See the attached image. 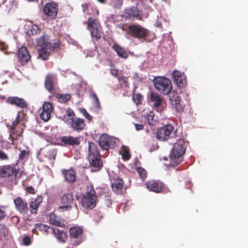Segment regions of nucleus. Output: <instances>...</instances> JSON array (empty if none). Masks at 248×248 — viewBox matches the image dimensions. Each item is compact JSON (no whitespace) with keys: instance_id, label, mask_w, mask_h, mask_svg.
<instances>
[{"instance_id":"1","label":"nucleus","mask_w":248,"mask_h":248,"mask_svg":"<svg viewBox=\"0 0 248 248\" xmlns=\"http://www.w3.org/2000/svg\"><path fill=\"white\" fill-rule=\"evenodd\" d=\"M128 28L132 36L137 38L142 42H150L155 38L154 34H150L149 31L140 25L130 24Z\"/></svg>"},{"instance_id":"2","label":"nucleus","mask_w":248,"mask_h":248,"mask_svg":"<svg viewBox=\"0 0 248 248\" xmlns=\"http://www.w3.org/2000/svg\"><path fill=\"white\" fill-rule=\"evenodd\" d=\"M97 197L93 185H88L81 200V204L86 209L92 210L96 205Z\"/></svg>"},{"instance_id":"3","label":"nucleus","mask_w":248,"mask_h":248,"mask_svg":"<svg viewBox=\"0 0 248 248\" xmlns=\"http://www.w3.org/2000/svg\"><path fill=\"white\" fill-rule=\"evenodd\" d=\"M25 127V121L21 118L18 113L15 120L12 122L11 127L10 138L12 141V144L15 145L14 140L22 136Z\"/></svg>"},{"instance_id":"4","label":"nucleus","mask_w":248,"mask_h":248,"mask_svg":"<svg viewBox=\"0 0 248 248\" xmlns=\"http://www.w3.org/2000/svg\"><path fill=\"white\" fill-rule=\"evenodd\" d=\"M88 145L89 155L88 157L90 165L95 168H101L103 163L101 160V156L97 145L92 142H89Z\"/></svg>"},{"instance_id":"5","label":"nucleus","mask_w":248,"mask_h":248,"mask_svg":"<svg viewBox=\"0 0 248 248\" xmlns=\"http://www.w3.org/2000/svg\"><path fill=\"white\" fill-rule=\"evenodd\" d=\"M186 146L185 140L183 139H179L174 144L172 152L171 164L173 166L178 165L181 162V157L185 154Z\"/></svg>"},{"instance_id":"6","label":"nucleus","mask_w":248,"mask_h":248,"mask_svg":"<svg viewBox=\"0 0 248 248\" xmlns=\"http://www.w3.org/2000/svg\"><path fill=\"white\" fill-rule=\"evenodd\" d=\"M155 89L160 93L167 95L170 93L172 85L170 80L166 78L158 77L153 80Z\"/></svg>"},{"instance_id":"7","label":"nucleus","mask_w":248,"mask_h":248,"mask_svg":"<svg viewBox=\"0 0 248 248\" xmlns=\"http://www.w3.org/2000/svg\"><path fill=\"white\" fill-rule=\"evenodd\" d=\"M22 175L18 167L15 165H7L0 166V176L1 177L19 178Z\"/></svg>"},{"instance_id":"8","label":"nucleus","mask_w":248,"mask_h":248,"mask_svg":"<svg viewBox=\"0 0 248 248\" xmlns=\"http://www.w3.org/2000/svg\"><path fill=\"white\" fill-rule=\"evenodd\" d=\"M74 203L73 195L68 193L63 195L60 200V206L58 208V211L61 212L70 211Z\"/></svg>"},{"instance_id":"9","label":"nucleus","mask_w":248,"mask_h":248,"mask_svg":"<svg viewBox=\"0 0 248 248\" xmlns=\"http://www.w3.org/2000/svg\"><path fill=\"white\" fill-rule=\"evenodd\" d=\"M173 131L171 124H166L158 129L156 133L157 139L161 141H165L170 138V134Z\"/></svg>"},{"instance_id":"10","label":"nucleus","mask_w":248,"mask_h":248,"mask_svg":"<svg viewBox=\"0 0 248 248\" xmlns=\"http://www.w3.org/2000/svg\"><path fill=\"white\" fill-rule=\"evenodd\" d=\"M116 142L114 139L107 134H102L99 139V144L103 150L113 148Z\"/></svg>"},{"instance_id":"11","label":"nucleus","mask_w":248,"mask_h":248,"mask_svg":"<svg viewBox=\"0 0 248 248\" xmlns=\"http://www.w3.org/2000/svg\"><path fill=\"white\" fill-rule=\"evenodd\" d=\"M43 10L46 15L52 19H54L58 14V5L54 2H47L45 5Z\"/></svg>"},{"instance_id":"12","label":"nucleus","mask_w":248,"mask_h":248,"mask_svg":"<svg viewBox=\"0 0 248 248\" xmlns=\"http://www.w3.org/2000/svg\"><path fill=\"white\" fill-rule=\"evenodd\" d=\"M170 103L174 107L178 112H182L184 110V106L181 103V98L178 93L173 91L170 96Z\"/></svg>"},{"instance_id":"13","label":"nucleus","mask_w":248,"mask_h":248,"mask_svg":"<svg viewBox=\"0 0 248 248\" xmlns=\"http://www.w3.org/2000/svg\"><path fill=\"white\" fill-rule=\"evenodd\" d=\"M53 109V106L50 102H45L42 107V111L40 114L41 118L45 122L48 121L51 118Z\"/></svg>"},{"instance_id":"14","label":"nucleus","mask_w":248,"mask_h":248,"mask_svg":"<svg viewBox=\"0 0 248 248\" xmlns=\"http://www.w3.org/2000/svg\"><path fill=\"white\" fill-rule=\"evenodd\" d=\"M70 237L71 239H76L75 244H79L82 241V229L78 227H73L69 229Z\"/></svg>"},{"instance_id":"15","label":"nucleus","mask_w":248,"mask_h":248,"mask_svg":"<svg viewBox=\"0 0 248 248\" xmlns=\"http://www.w3.org/2000/svg\"><path fill=\"white\" fill-rule=\"evenodd\" d=\"M147 189L155 193L161 192L164 188V184L160 181L151 180L146 183Z\"/></svg>"},{"instance_id":"16","label":"nucleus","mask_w":248,"mask_h":248,"mask_svg":"<svg viewBox=\"0 0 248 248\" xmlns=\"http://www.w3.org/2000/svg\"><path fill=\"white\" fill-rule=\"evenodd\" d=\"M61 141L65 146H78L80 143L79 137L72 136H64L60 137Z\"/></svg>"},{"instance_id":"17","label":"nucleus","mask_w":248,"mask_h":248,"mask_svg":"<svg viewBox=\"0 0 248 248\" xmlns=\"http://www.w3.org/2000/svg\"><path fill=\"white\" fill-rule=\"evenodd\" d=\"M17 55L19 62L22 65L26 64L31 60V56L27 49V47H19Z\"/></svg>"},{"instance_id":"18","label":"nucleus","mask_w":248,"mask_h":248,"mask_svg":"<svg viewBox=\"0 0 248 248\" xmlns=\"http://www.w3.org/2000/svg\"><path fill=\"white\" fill-rule=\"evenodd\" d=\"M16 209L23 215L27 214L29 207L27 202L24 201L20 197L16 198L14 201Z\"/></svg>"},{"instance_id":"19","label":"nucleus","mask_w":248,"mask_h":248,"mask_svg":"<svg viewBox=\"0 0 248 248\" xmlns=\"http://www.w3.org/2000/svg\"><path fill=\"white\" fill-rule=\"evenodd\" d=\"M57 81L56 76L52 74H47L45 80V87L47 91L51 92Z\"/></svg>"},{"instance_id":"20","label":"nucleus","mask_w":248,"mask_h":248,"mask_svg":"<svg viewBox=\"0 0 248 248\" xmlns=\"http://www.w3.org/2000/svg\"><path fill=\"white\" fill-rule=\"evenodd\" d=\"M7 102L21 108H27L28 107V103L23 99L16 96L8 97Z\"/></svg>"},{"instance_id":"21","label":"nucleus","mask_w":248,"mask_h":248,"mask_svg":"<svg viewBox=\"0 0 248 248\" xmlns=\"http://www.w3.org/2000/svg\"><path fill=\"white\" fill-rule=\"evenodd\" d=\"M69 125L74 131H76L83 130L85 126L84 120L82 118L76 117Z\"/></svg>"},{"instance_id":"22","label":"nucleus","mask_w":248,"mask_h":248,"mask_svg":"<svg viewBox=\"0 0 248 248\" xmlns=\"http://www.w3.org/2000/svg\"><path fill=\"white\" fill-rule=\"evenodd\" d=\"M139 16V11L137 7L128 8L124 10L123 16L126 19H130L137 18Z\"/></svg>"},{"instance_id":"23","label":"nucleus","mask_w":248,"mask_h":248,"mask_svg":"<svg viewBox=\"0 0 248 248\" xmlns=\"http://www.w3.org/2000/svg\"><path fill=\"white\" fill-rule=\"evenodd\" d=\"M49 222L50 224L60 227H65L64 220L51 213L49 216Z\"/></svg>"},{"instance_id":"24","label":"nucleus","mask_w":248,"mask_h":248,"mask_svg":"<svg viewBox=\"0 0 248 248\" xmlns=\"http://www.w3.org/2000/svg\"><path fill=\"white\" fill-rule=\"evenodd\" d=\"M43 201V198L41 196H38L34 199L33 201L30 202L29 209L31 214H36L38 207L40 203Z\"/></svg>"},{"instance_id":"25","label":"nucleus","mask_w":248,"mask_h":248,"mask_svg":"<svg viewBox=\"0 0 248 248\" xmlns=\"http://www.w3.org/2000/svg\"><path fill=\"white\" fill-rule=\"evenodd\" d=\"M62 173L64 176L65 180L69 183H73L76 181L77 177L76 173L73 169L63 170Z\"/></svg>"},{"instance_id":"26","label":"nucleus","mask_w":248,"mask_h":248,"mask_svg":"<svg viewBox=\"0 0 248 248\" xmlns=\"http://www.w3.org/2000/svg\"><path fill=\"white\" fill-rule=\"evenodd\" d=\"M41 154L49 159L54 160L56 156L57 151L55 149L46 146L42 150Z\"/></svg>"},{"instance_id":"27","label":"nucleus","mask_w":248,"mask_h":248,"mask_svg":"<svg viewBox=\"0 0 248 248\" xmlns=\"http://www.w3.org/2000/svg\"><path fill=\"white\" fill-rule=\"evenodd\" d=\"M123 186L124 182L119 178L115 179L111 184V187L113 190L117 194H122Z\"/></svg>"},{"instance_id":"28","label":"nucleus","mask_w":248,"mask_h":248,"mask_svg":"<svg viewBox=\"0 0 248 248\" xmlns=\"http://www.w3.org/2000/svg\"><path fill=\"white\" fill-rule=\"evenodd\" d=\"M75 114L73 110L69 108L66 109L65 114L62 116V120L66 124L69 125L75 118Z\"/></svg>"},{"instance_id":"29","label":"nucleus","mask_w":248,"mask_h":248,"mask_svg":"<svg viewBox=\"0 0 248 248\" xmlns=\"http://www.w3.org/2000/svg\"><path fill=\"white\" fill-rule=\"evenodd\" d=\"M51 229L55 237L60 242L64 243L66 241L67 235L65 232L57 228H52Z\"/></svg>"},{"instance_id":"30","label":"nucleus","mask_w":248,"mask_h":248,"mask_svg":"<svg viewBox=\"0 0 248 248\" xmlns=\"http://www.w3.org/2000/svg\"><path fill=\"white\" fill-rule=\"evenodd\" d=\"M118 55L122 58L126 59L129 55L134 56V52L128 51L124 47H113Z\"/></svg>"},{"instance_id":"31","label":"nucleus","mask_w":248,"mask_h":248,"mask_svg":"<svg viewBox=\"0 0 248 248\" xmlns=\"http://www.w3.org/2000/svg\"><path fill=\"white\" fill-rule=\"evenodd\" d=\"M37 46H51V44L49 41V37L46 34H44L36 40Z\"/></svg>"},{"instance_id":"32","label":"nucleus","mask_w":248,"mask_h":248,"mask_svg":"<svg viewBox=\"0 0 248 248\" xmlns=\"http://www.w3.org/2000/svg\"><path fill=\"white\" fill-rule=\"evenodd\" d=\"M53 49L56 47H41L38 49V57L43 60H46L50 54V51L52 50L51 48Z\"/></svg>"},{"instance_id":"33","label":"nucleus","mask_w":248,"mask_h":248,"mask_svg":"<svg viewBox=\"0 0 248 248\" xmlns=\"http://www.w3.org/2000/svg\"><path fill=\"white\" fill-rule=\"evenodd\" d=\"M151 101L154 103V106L155 108H158L161 104L162 99L158 93L152 92L150 94Z\"/></svg>"},{"instance_id":"34","label":"nucleus","mask_w":248,"mask_h":248,"mask_svg":"<svg viewBox=\"0 0 248 248\" xmlns=\"http://www.w3.org/2000/svg\"><path fill=\"white\" fill-rule=\"evenodd\" d=\"M41 30L35 24L29 25L26 31V34L29 37H31L35 34L40 33Z\"/></svg>"},{"instance_id":"35","label":"nucleus","mask_w":248,"mask_h":248,"mask_svg":"<svg viewBox=\"0 0 248 248\" xmlns=\"http://www.w3.org/2000/svg\"><path fill=\"white\" fill-rule=\"evenodd\" d=\"M118 80L121 87L124 88H128L129 87L128 78L121 75L118 76Z\"/></svg>"},{"instance_id":"36","label":"nucleus","mask_w":248,"mask_h":248,"mask_svg":"<svg viewBox=\"0 0 248 248\" xmlns=\"http://www.w3.org/2000/svg\"><path fill=\"white\" fill-rule=\"evenodd\" d=\"M59 101L61 103H65L71 99V95L69 94H58L56 96Z\"/></svg>"},{"instance_id":"37","label":"nucleus","mask_w":248,"mask_h":248,"mask_svg":"<svg viewBox=\"0 0 248 248\" xmlns=\"http://www.w3.org/2000/svg\"><path fill=\"white\" fill-rule=\"evenodd\" d=\"M35 228L40 231L45 232L46 234L48 233V230L50 228L49 226L42 223L36 224Z\"/></svg>"},{"instance_id":"38","label":"nucleus","mask_w":248,"mask_h":248,"mask_svg":"<svg viewBox=\"0 0 248 248\" xmlns=\"http://www.w3.org/2000/svg\"><path fill=\"white\" fill-rule=\"evenodd\" d=\"M91 31V33L93 37L95 38L96 40H98L101 37V33L98 30L96 27L94 28H91L89 30Z\"/></svg>"},{"instance_id":"39","label":"nucleus","mask_w":248,"mask_h":248,"mask_svg":"<svg viewBox=\"0 0 248 248\" xmlns=\"http://www.w3.org/2000/svg\"><path fill=\"white\" fill-rule=\"evenodd\" d=\"M124 153L122 154V158L124 160H129L131 157V155L129 153V149L125 146H122Z\"/></svg>"},{"instance_id":"40","label":"nucleus","mask_w":248,"mask_h":248,"mask_svg":"<svg viewBox=\"0 0 248 248\" xmlns=\"http://www.w3.org/2000/svg\"><path fill=\"white\" fill-rule=\"evenodd\" d=\"M91 96L92 98L94 99V107L96 108L97 109H99L101 108V105L100 104V102L99 100V99L97 96V95L95 94V93H92L91 95Z\"/></svg>"},{"instance_id":"41","label":"nucleus","mask_w":248,"mask_h":248,"mask_svg":"<svg viewBox=\"0 0 248 248\" xmlns=\"http://www.w3.org/2000/svg\"><path fill=\"white\" fill-rule=\"evenodd\" d=\"M137 170L139 174V176H140V178L142 180H144L146 176H147V171L146 170L141 168V167H138L137 168Z\"/></svg>"},{"instance_id":"42","label":"nucleus","mask_w":248,"mask_h":248,"mask_svg":"<svg viewBox=\"0 0 248 248\" xmlns=\"http://www.w3.org/2000/svg\"><path fill=\"white\" fill-rule=\"evenodd\" d=\"M9 235V230L4 225H0V235L6 237Z\"/></svg>"},{"instance_id":"43","label":"nucleus","mask_w":248,"mask_h":248,"mask_svg":"<svg viewBox=\"0 0 248 248\" xmlns=\"http://www.w3.org/2000/svg\"><path fill=\"white\" fill-rule=\"evenodd\" d=\"M179 87H184L186 84V79L185 76L182 78H176L174 81Z\"/></svg>"},{"instance_id":"44","label":"nucleus","mask_w":248,"mask_h":248,"mask_svg":"<svg viewBox=\"0 0 248 248\" xmlns=\"http://www.w3.org/2000/svg\"><path fill=\"white\" fill-rule=\"evenodd\" d=\"M142 99V96L140 93H136L133 95L132 99L134 102L137 105L141 103Z\"/></svg>"},{"instance_id":"45","label":"nucleus","mask_w":248,"mask_h":248,"mask_svg":"<svg viewBox=\"0 0 248 248\" xmlns=\"http://www.w3.org/2000/svg\"><path fill=\"white\" fill-rule=\"evenodd\" d=\"M88 26L89 30H90L91 28H94L96 27L95 25V20L93 19L91 17H89L88 19Z\"/></svg>"},{"instance_id":"46","label":"nucleus","mask_w":248,"mask_h":248,"mask_svg":"<svg viewBox=\"0 0 248 248\" xmlns=\"http://www.w3.org/2000/svg\"><path fill=\"white\" fill-rule=\"evenodd\" d=\"M172 76L174 81H175L176 78H182V77L184 76L180 71L177 70L173 71Z\"/></svg>"},{"instance_id":"47","label":"nucleus","mask_w":248,"mask_h":248,"mask_svg":"<svg viewBox=\"0 0 248 248\" xmlns=\"http://www.w3.org/2000/svg\"><path fill=\"white\" fill-rule=\"evenodd\" d=\"M29 155V152L25 150H23L21 151L19 155V159L20 160H23L24 158Z\"/></svg>"},{"instance_id":"48","label":"nucleus","mask_w":248,"mask_h":248,"mask_svg":"<svg viewBox=\"0 0 248 248\" xmlns=\"http://www.w3.org/2000/svg\"><path fill=\"white\" fill-rule=\"evenodd\" d=\"M23 243L25 246H29L31 244V240L29 236H25L23 238Z\"/></svg>"},{"instance_id":"49","label":"nucleus","mask_w":248,"mask_h":248,"mask_svg":"<svg viewBox=\"0 0 248 248\" xmlns=\"http://www.w3.org/2000/svg\"><path fill=\"white\" fill-rule=\"evenodd\" d=\"M119 70L114 67H112L110 69V73L113 76L118 78V76H120L121 75L118 74Z\"/></svg>"},{"instance_id":"50","label":"nucleus","mask_w":248,"mask_h":248,"mask_svg":"<svg viewBox=\"0 0 248 248\" xmlns=\"http://www.w3.org/2000/svg\"><path fill=\"white\" fill-rule=\"evenodd\" d=\"M0 160H8V155L2 150L0 149Z\"/></svg>"},{"instance_id":"51","label":"nucleus","mask_w":248,"mask_h":248,"mask_svg":"<svg viewBox=\"0 0 248 248\" xmlns=\"http://www.w3.org/2000/svg\"><path fill=\"white\" fill-rule=\"evenodd\" d=\"M26 191L30 194H35V190L32 186H27L26 188Z\"/></svg>"},{"instance_id":"52","label":"nucleus","mask_w":248,"mask_h":248,"mask_svg":"<svg viewBox=\"0 0 248 248\" xmlns=\"http://www.w3.org/2000/svg\"><path fill=\"white\" fill-rule=\"evenodd\" d=\"M2 207H3V206L0 207V220L3 219L6 216L5 212L1 209Z\"/></svg>"},{"instance_id":"53","label":"nucleus","mask_w":248,"mask_h":248,"mask_svg":"<svg viewBox=\"0 0 248 248\" xmlns=\"http://www.w3.org/2000/svg\"><path fill=\"white\" fill-rule=\"evenodd\" d=\"M8 47H0V50L3 52L6 55H9L11 53H12L11 52H9L7 50Z\"/></svg>"},{"instance_id":"54","label":"nucleus","mask_w":248,"mask_h":248,"mask_svg":"<svg viewBox=\"0 0 248 248\" xmlns=\"http://www.w3.org/2000/svg\"><path fill=\"white\" fill-rule=\"evenodd\" d=\"M135 127L137 131L141 130L143 129L144 126L142 124H135Z\"/></svg>"},{"instance_id":"55","label":"nucleus","mask_w":248,"mask_h":248,"mask_svg":"<svg viewBox=\"0 0 248 248\" xmlns=\"http://www.w3.org/2000/svg\"><path fill=\"white\" fill-rule=\"evenodd\" d=\"M147 121H148V123H149V124H152L153 121V119H154L153 117L150 115H148L147 116Z\"/></svg>"},{"instance_id":"56","label":"nucleus","mask_w":248,"mask_h":248,"mask_svg":"<svg viewBox=\"0 0 248 248\" xmlns=\"http://www.w3.org/2000/svg\"><path fill=\"white\" fill-rule=\"evenodd\" d=\"M85 113H84L85 117L89 120H91L92 119V116L84 109Z\"/></svg>"},{"instance_id":"57","label":"nucleus","mask_w":248,"mask_h":248,"mask_svg":"<svg viewBox=\"0 0 248 248\" xmlns=\"http://www.w3.org/2000/svg\"><path fill=\"white\" fill-rule=\"evenodd\" d=\"M110 196L109 195H106L105 196V200L107 201V203L109 205L111 204V200L110 199Z\"/></svg>"},{"instance_id":"58","label":"nucleus","mask_w":248,"mask_h":248,"mask_svg":"<svg viewBox=\"0 0 248 248\" xmlns=\"http://www.w3.org/2000/svg\"><path fill=\"white\" fill-rule=\"evenodd\" d=\"M7 0H0V7L3 5Z\"/></svg>"},{"instance_id":"59","label":"nucleus","mask_w":248,"mask_h":248,"mask_svg":"<svg viewBox=\"0 0 248 248\" xmlns=\"http://www.w3.org/2000/svg\"><path fill=\"white\" fill-rule=\"evenodd\" d=\"M60 44L59 43V41L58 40L57 42L54 43V45L53 46H57L59 47Z\"/></svg>"},{"instance_id":"60","label":"nucleus","mask_w":248,"mask_h":248,"mask_svg":"<svg viewBox=\"0 0 248 248\" xmlns=\"http://www.w3.org/2000/svg\"><path fill=\"white\" fill-rule=\"evenodd\" d=\"M5 44L4 42L0 41V46H4Z\"/></svg>"},{"instance_id":"61","label":"nucleus","mask_w":248,"mask_h":248,"mask_svg":"<svg viewBox=\"0 0 248 248\" xmlns=\"http://www.w3.org/2000/svg\"><path fill=\"white\" fill-rule=\"evenodd\" d=\"M137 78H138V74H137V73H135L134 75V78L136 79Z\"/></svg>"},{"instance_id":"62","label":"nucleus","mask_w":248,"mask_h":248,"mask_svg":"<svg viewBox=\"0 0 248 248\" xmlns=\"http://www.w3.org/2000/svg\"><path fill=\"white\" fill-rule=\"evenodd\" d=\"M14 218L16 219L17 221H19V218H18V217H13V219H14Z\"/></svg>"},{"instance_id":"63","label":"nucleus","mask_w":248,"mask_h":248,"mask_svg":"<svg viewBox=\"0 0 248 248\" xmlns=\"http://www.w3.org/2000/svg\"><path fill=\"white\" fill-rule=\"evenodd\" d=\"M97 0L101 3H104L105 1V0Z\"/></svg>"},{"instance_id":"64","label":"nucleus","mask_w":248,"mask_h":248,"mask_svg":"<svg viewBox=\"0 0 248 248\" xmlns=\"http://www.w3.org/2000/svg\"><path fill=\"white\" fill-rule=\"evenodd\" d=\"M93 55H94V53L92 52V53H91L90 55H87V56H90V57H92V56H93Z\"/></svg>"}]
</instances>
